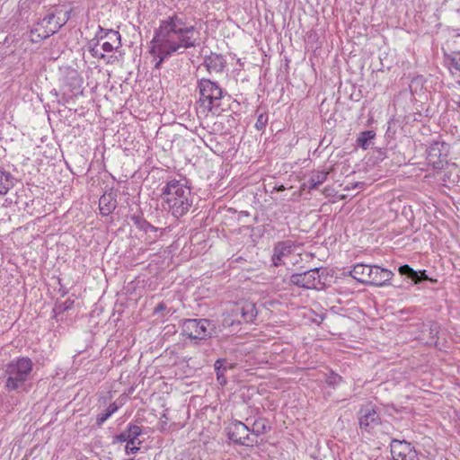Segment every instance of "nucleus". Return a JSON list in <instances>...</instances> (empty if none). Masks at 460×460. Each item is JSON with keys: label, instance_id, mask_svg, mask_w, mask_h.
<instances>
[{"label": "nucleus", "instance_id": "f257e3e1", "mask_svg": "<svg viewBox=\"0 0 460 460\" xmlns=\"http://www.w3.org/2000/svg\"><path fill=\"white\" fill-rule=\"evenodd\" d=\"M150 44V53L155 58V67L159 69L164 60L174 53L199 46V32L193 25L188 24L183 15L173 13L160 21Z\"/></svg>", "mask_w": 460, "mask_h": 460}, {"label": "nucleus", "instance_id": "f03ea898", "mask_svg": "<svg viewBox=\"0 0 460 460\" xmlns=\"http://www.w3.org/2000/svg\"><path fill=\"white\" fill-rule=\"evenodd\" d=\"M161 199L163 208L176 218L185 215L193 203L190 188L186 182L175 179L163 188Z\"/></svg>", "mask_w": 460, "mask_h": 460}, {"label": "nucleus", "instance_id": "7ed1b4c3", "mask_svg": "<svg viewBox=\"0 0 460 460\" xmlns=\"http://www.w3.org/2000/svg\"><path fill=\"white\" fill-rule=\"evenodd\" d=\"M33 362L30 358L22 357L7 363L4 368V388L7 392L25 390L26 383L31 379Z\"/></svg>", "mask_w": 460, "mask_h": 460}, {"label": "nucleus", "instance_id": "20e7f679", "mask_svg": "<svg viewBox=\"0 0 460 460\" xmlns=\"http://www.w3.org/2000/svg\"><path fill=\"white\" fill-rule=\"evenodd\" d=\"M69 19V13L54 8L34 24L30 32V40L38 43L57 33Z\"/></svg>", "mask_w": 460, "mask_h": 460}, {"label": "nucleus", "instance_id": "39448f33", "mask_svg": "<svg viewBox=\"0 0 460 460\" xmlns=\"http://www.w3.org/2000/svg\"><path fill=\"white\" fill-rule=\"evenodd\" d=\"M197 89L199 94L198 112L205 116L208 112L212 114L218 113L223 98V90L218 84L209 79L202 78L198 81Z\"/></svg>", "mask_w": 460, "mask_h": 460}, {"label": "nucleus", "instance_id": "423d86ee", "mask_svg": "<svg viewBox=\"0 0 460 460\" xmlns=\"http://www.w3.org/2000/svg\"><path fill=\"white\" fill-rule=\"evenodd\" d=\"M181 332L191 340H203L210 337L213 324L207 319H185L181 322Z\"/></svg>", "mask_w": 460, "mask_h": 460}, {"label": "nucleus", "instance_id": "0eeeda50", "mask_svg": "<svg viewBox=\"0 0 460 460\" xmlns=\"http://www.w3.org/2000/svg\"><path fill=\"white\" fill-rule=\"evenodd\" d=\"M320 268L311 269L302 273H295L290 277V282L297 287L306 289H315L321 286L322 278Z\"/></svg>", "mask_w": 460, "mask_h": 460}, {"label": "nucleus", "instance_id": "6e6552de", "mask_svg": "<svg viewBox=\"0 0 460 460\" xmlns=\"http://www.w3.org/2000/svg\"><path fill=\"white\" fill-rule=\"evenodd\" d=\"M250 428L240 420H234L227 427V436L230 440L242 446H252L257 441L249 435Z\"/></svg>", "mask_w": 460, "mask_h": 460}, {"label": "nucleus", "instance_id": "1a4fd4ad", "mask_svg": "<svg viewBox=\"0 0 460 460\" xmlns=\"http://www.w3.org/2000/svg\"><path fill=\"white\" fill-rule=\"evenodd\" d=\"M358 423L362 431L370 433L381 423V418L375 407L367 404L359 410Z\"/></svg>", "mask_w": 460, "mask_h": 460}, {"label": "nucleus", "instance_id": "9d476101", "mask_svg": "<svg viewBox=\"0 0 460 460\" xmlns=\"http://www.w3.org/2000/svg\"><path fill=\"white\" fill-rule=\"evenodd\" d=\"M390 446L394 460H418V453L411 443L405 440L393 439Z\"/></svg>", "mask_w": 460, "mask_h": 460}, {"label": "nucleus", "instance_id": "9b49d317", "mask_svg": "<svg viewBox=\"0 0 460 460\" xmlns=\"http://www.w3.org/2000/svg\"><path fill=\"white\" fill-rule=\"evenodd\" d=\"M369 279L367 280L370 285L385 286L393 278L394 273L386 269L379 266H370Z\"/></svg>", "mask_w": 460, "mask_h": 460}, {"label": "nucleus", "instance_id": "f8f14e48", "mask_svg": "<svg viewBox=\"0 0 460 460\" xmlns=\"http://www.w3.org/2000/svg\"><path fill=\"white\" fill-rule=\"evenodd\" d=\"M294 243L292 241H284L278 243L273 251L272 262L274 266L281 265L282 260L288 257L293 252Z\"/></svg>", "mask_w": 460, "mask_h": 460}, {"label": "nucleus", "instance_id": "ddd939ff", "mask_svg": "<svg viewBox=\"0 0 460 460\" xmlns=\"http://www.w3.org/2000/svg\"><path fill=\"white\" fill-rule=\"evenodd\" d=\"M142 429L139 426L130 425L128 428L115 437L118 442H127L130 444H140L138 437L141 435Z\"/></svg>", "mask_w": 460, "mask_h": 460}, {"label": "nucleus", "instance_id": "4468645a", "mask_svg": "<svg viewBox=\"0 0 460 460\" xmlns=\"http://www.w3.org/2000/svg\"><path fill=\"white\" fill-rule=\"evenodd\" d=\"M234 313L235 316H241L239 322L243 321L244 323L252 322L257 315L255 305L251 302H245L241 306H237Z\"/></svg>", "mask_w": 460, "mask_h": 460}, {"label": "nucleus", "instance_id": "2eb2a0df", "mask_svg": "<svg viewBox=\"0 0 460 460\" xmlns=\"http://www.w3.org/2000/svg\"><path fill=\"white\" fill-rule=\"evenodd\" d=\"M398 271L401 275L411 279L415 284H419L424 280L429 279L426 275V270L416 271L408 264L400 266Z\"/></svg>", "mask_w": 460, "mask_h": 460}, {"label": "nucleus", "instance_id": "dca6fc26", "mask_svg": "<svg viewBox=\"0 0 460 460\" xmlns=\"http://www.w3.org/2000/svg\"><path fill=\"white\" fill-rule=\"evenodd\" d=\"M215 370L217 372V379L221 385H225L226 384V377L225 376V373L228 369H233L234 367V364L228 362L226 359L219 358L215 362Z\"/></svg>", "mask_w": 460, "mask_h": 460}, {"label": "nucleus", "instance_id": "f3484780", "mask_svg": "<svg viewBox=\"0 0 460 460\" xmlns=\"http://www.w3.org/2000/svg\"><path fill=\"white\" fill-rule=\"evenodd\" d=\"M370 266L358 263L350 270V276L360 283L367 284L369 278Z\"/></svg>", "mask_w": 460, "mask_h": 460}, {"label": "nucleus", "instance_id": "a211bd4d", "mask_svg": "<svg viewBox=\"0 0 460 460\" xmlns=\"http://www.w3.org/2000/svg\"><path fill=\"white\" fill-rule=\"evenodd\" d=\"M95 38L98 40L107 39L108 42L114 44L117 47L121 46L120 34L114 30H104L99 26V31L96 33Z\"/></svg>", "mask_w": 460, "mask_h": 460}, {"label": "nucleus", "instance_id": "6ab92c4d", "mask_svg": "<svg viewBox=\"0 0 460 460\" xmlns=\"http://www.w3.org/2000/svg\"><path fill=\"white\" fill-rule=\"evenodd\" d=\"M204 65L209 73L221 72L225 67L223 58L217 54H211L210 56L206 57Z\"/></svg>", "mask_w": 460, "mask_h": 460}, {"label": "nucleus", "instance_id": "aec40b11", "mask_svg": "<svg viewBox=\"0 0 460 460\" xmlns=\"http://www.w3.org/2000/svg\"><path fill=\"white\" fill-rule=\"evenodd\" d=\"M271 429V427L265 418L256 419L250 429V432L255 436H261L268 433Z\"/></svg>", "mask_w": 460, "mask_h": 460}, {"label": "nucleus", "instance_id": "412c9836", "mask_svg": "<svg viewBox=\"0 0 460 460\" xmlns=\"http://www.w3.org/2000/svg\"><path fill=\"white\" fill-rule=\"evenodd\" d=\"M327 174L328 173L323 171L314 172L310 175L307 182L304 183L305 187H307L309 190L317 188L319 185H321L326 181Z\"/></svg>", "mask_w": 460, "mask_h": 460}, {"label": "nucleus", "instance_id": "4be33fe9", "mask_svg": "<svg viewBox=\"0 0 460 460\" xmlns=\"http://www.w3.org/2000/svg\"><path fill=\"white\" fill-rule=\"evenodd\" d=\"M375 137L376 133L373 130L363 131L358 137L357 143L360 147L366 150L370 146L371 141Z\"/></svg>", "mask_w": 460, "mask_h": 460}, {"label": "nucleus", "instance_id": "5701e85b", "mask_svg": "<svg viewBox=\"0 0 460 460\" xmlns=\"http://www.w3.org/2000/svg\"><path fill=\"white\" fill-rule=\"evenodd\" d=\"M13 185L11 174L0 171V195H5Z\"/></svg>", "mask_w": 460, "mask_h": 460}, {"label": "nucleus", "instance_id": "b1692460", "mask_svg": "<svg viewBox=\"0 0 460 460\" xmlns=\"http://www.w3.org/2000/svg\"><path fill=\"white\" fill-rule=\"evenodd\" d=\"M440 150L438 146H433L429 150L428 158L429 163L433 164L434 167L439 168L442 166L443 161L440 159Z\"/></svg>", "mask_w": 460, "mask_h": 460}, {"label": "nucleus", "instance_id": "393cba45", "mask_svg": "<svg viewBox=\"0 0 460 460\" xmlns=\"http://www.w3.org/2000/svg\"><path fill=\"white\" fill-rule=\"evenodd\" d=\"M118 411V406L115 402L111 403L104 412L97 416L96 423L102 426L114 412Z\"/></svg>", "mask_w": 460, "mask_h": 460}, {"label": "nucleus", "instance_id": "a878e982", "mask_svg": "<svg viewBox=\"0 0 460 460\" xmlns=\"http://www.w3.org/2000/svg\"><path fill=\"white\" fill-rule=\"evenodd\" d=\"M268 114L267 113H261L258 115L257 121L255 123V128L258 130H262L265 128L267 123H268Z\"/></svg>", "mask_w": 460, "mask_h": 460}, {"label": "nucleus", "instance_id": "bb28decb", "mask_svg": "<svg viewBox=\"0 0 460 460\" xmlns=\"http://www.w3.org/2000/svg\"><path fill=\"white\" fill-rule=\"evenodd\" d=\"M93 40H92L90 42V45H89V52L92 54L93 57L94 58H105V55L102 52H100V50L98 49L97 46H98V42L96 43H93Z\"/></svg>", "mask_w": 460, "mask_h": 460}, {"label": "nucleus", "instance_id": "cd10ccee", "mask_svg": "<svg viewBox=\"0 0 460 460\" xmlns=\"http://www.w3.org/2000/svg\"><path fill=\"white\" fill-rule=\"evenodd\" d=\"M108 198L106 196H102L100 199V210L102 215H108L111 213L112 207L108 206L105 202L107 201Z\"/></svg>", "mask_w": 460, "mask_h": 460}, {"label": "nucleus", "instance_id": "c85d7f7f", "mask_svg": "<svg viewBox=\"0 0 460 460\" xmlns=\"http://www.w3.org/2000/svg\"><path fill=\"white\" fill-rule=\"evenodd\" d=\"M72 305H73V301H71L70 299H67L66 302L57 305L56 307L54 308V311L57 313L65 312V311L68 310Z\"/></svg>", "mask_w": 460, "mask_h": 460}, {"label": "nucleus", "instance_id": "c756f323", "mask_svg": "<svg viewBox=\"0 0 460 460\" xmlns=\"http://www.w3.org/2000/svg\"><path fill=\"white\" fill-rule=\"evenodd\" d=\"M450 65L452 68L460 72V52L453 55Z\"/></svg>", "mask_w": 460, "mask_h": 460}, {"label": "nucleus", "instance_id": "7c9ffc66", "mask_svg": "<svg viewBox=\"0 0 460 460\" xmlns=\"http://www.w3.org/2000/svg\"><path fill=\"white\" fill-rule=\"evenodd\" d=\"M119 47H117L115 46L114 44L112 43H110L108 41H104L102 44V49L103 51L105 52H111L115 49H118Z\"/></svg>", "mask_w": 460, "mask_h": 460}, {"label": "nucleus", "instance_id": "2f4dec72", "mask_svg": "<svg viewBox=\"0 0 460 460\" xmlns=\"http://www.w3.org/2000/svg\"><path fill=\"white\" fill-rule=\"evenodd\" d=\"M138 444H130L127 443L126 445V452L128 454H135L137 451H138L139 447H137Z\"/></svg>", "mask_w": 460, "mask_h": 460}, {"label": "nucleus", "instance_id": "473e14b6", "mask_svg": "<svg viewBox=\"0 0 460 460\" xmlns=\"http://www.w3.org/2000/svg\"><path fill=\"white\" fill-rule=\"evenodd\" d=\"M452 101L456 104L457 108L460 109V94L455 93L452 97Z\"/></svg>", "mask_w": 460, "mask_h": 460}, {"label": "nucleus", "instance_id": "72a5a7b5", "mask_svg": "<svg viewBox=\"0 0 460 460\" xmlns=\"http://www.w3.org/2000/svg\"><path fill=\"white\" fill-rule=\"evenodd\" d=\"M141 227L144 228L145 231H146V232L148 230L155 231V227L152 225H150L149 223H147V222H144V225L141 226Z\"/></svg>", "mask_w": 460, "mask_h": 460}, {"label": "nucleus", "instance_id": "f704fd0d", "mask_svg": "<svg viewBox=\"0 0 460 460\" xmlns=\"http://www.w3.org/2000/svg\"><path fill=\"white\" fill-rule=\"evenodd\" d=\"M164 308H165L164 304L160 303V304L156 306L155 310H156V311H162V310H164Z\"/></svg>", "mask_w": 460, "mask_h": 460}, {"label": "nucleus", "instance_id": "c9c22d12", "mask_svg": "<svg viewBox=\"0 0 460 460\" xmlns=\"http://www.w3.org/2000/svg\"><path fill=\"white\" fill-rule=\"evenodd\" d=\"M115 60H117V57L115 56H111L108 59V63H112L114 62Z\"/></svg>", "mask_w": 460, "mask_h": 460}, {"label": "nucleus", "instance_id": "e433bc0d", "mask_svg": "<svg viewBox=\"0 0 460 460\" xmlns=\"http://www.w3.org/2000/svg\"><path fill=\"white\" fill-rule=\"evenodd\" d=\"M275 190L277 191H281L285 190V187L283 185H279V187H275Z\"/></svg>", "mask_w": 460, "mask_h": 460}]
</instances>
